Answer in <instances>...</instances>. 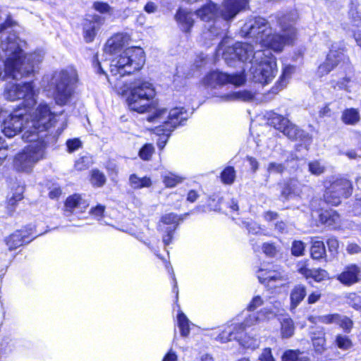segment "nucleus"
<instances>
[{"label": "nucleus", "mask_w": 361, "mask_h": 361, "mask_svg": "<svg viewBox=\"0 0 361 361\" xmlns=\"http://www.w3.org/2000/svg\"><path fill=\"white\" fill-rule=\"evenodd\" d=\"M28 110H16L2 123V132L12 137L23 132L22 139L25 142L39 140L46 132L51 130L54 136H59L67 126V116L63 111L59 113L51 110L46 102H40L32 114Z\"/></svg>", "instance_id": "f257e3e1"}, {"label": "nucleus", "mask_w": 361, "mask_h": 361, "mask_svg": "<svg viewBox=\"0 0 361 361\" xmlns=\"http://www.w3.org/2000/svg\"><path fill=\"white\" fill-rule=\"evenodd\" d=\"M275 18L281 27L282 34H277L270 23L262 17L249 18L241 27V35L252 38L256 44L266 47L271 51L280 52L283 47L293 43L296 36L294 27L298 18V11L292 9L286 12H279Z\"/></svg>", "instance_id": "f03ea898"}, {"label": "nucleus", "mask_w": 361, "mask_h": 361, "mask_svg": "<svg viewBox=\"0 0 361 361\" xmlns=\"http://www.w3.org/2000/svg\"><path fill=\"white\" fill-rule=\"evenodd\" d=\"M130 40L128 34L118 33L109 39L104 48L105 59L94 56L92 64L99 74H106L104 67L109 66L113 76H123L139 71L145 62V52L140 47H132L121 51Z\"/></svg>", "instance_id": "7ed1b4c3"}, {"label": "nucleus", "mask_w": 361, "mask_h": 361, "mask_svg": "<svg viewBox=\"0 0 361 361\" xmlns=\"http://www.w3.org/2000/svg\"><path fill=\"white\" fill-rule=\"evenodd\" d=\"M231 39L224 38L219 43L217 51L229 66L237 59L243 62L252 63L250 71L252 80L262 85L268 84L277 73L276 58L269 49H257L246 42H236L230 46Z\"/></svg>", "instance_id": "20e7f679"}, {"label": "nucleus", "mask_w": 361, "mask_h": 361, "mask_svg": "<svg viewBox=\"0 0 361 361\" xmlns=\"http://www.w3.org/2000/svg\"><path fill=\"white\" fill-rule=\"evenodd\" d=\"M16 23L8 16L4 23L0 25V48L4 57V71L6 74L13 79L22 78L21 65L24 58L25 41L18 37L13 30Z\"/></svg>", "instance_id": "39448f33"}, {"label": "nucleus", "mask_w": 361, "mask_h": 361, "mask_svg": "<svg viewBox=\"0 0 361 361\" xmlns=\"http://www.w3.org/2000/svg\"><path fill=\"white\" fill-rule=\"evenodd\" d=\"M281 310L280 303L276 302L274 304V308L264 307L261 311L252 312L245 319L243 323L232 324L226 328L219 334L216 340L221 343H226L234 339L237 340L243 347L254 349L258 346L257 341L245 335L243 337L245 329L274 318Z\"/></svg>", "instance_id": "423d86ee"}, {"label": "nucleus", "mask_w": 361, "mask_h": 361, "mask_svg": "<svg viewBox=\"0 0 361 361\" xmlns=\"http://www.w3.org/2000/svg\"><path fill=\"white\" fill-rule=\"evenodd\" d=\"M188 116V113L183 107H176L169 111L165 108H157L147 116L149 122L157 124L153 130L159 137L157 146L160 149L165 147L171 133L177 126L183 125Z\"/></svg>", "instance_id": "0eeeda50"}, {"label": "nucleus", "mask_w": 361, "mask_h": 361, "mask_svg": "<svg viewBox=\"0 0 361 361\" xmlns=\"http://www.w3.org/2000/svg\"><path fill=\"white\" fill-rule=\"evenodd\" d=\"M77 80V73L73 68L55 71L53 73L49 80V86L53 91V98L56 105L63 106L70 103L73 94V86Z\"/></svg>", "instance_id": "6e6552de"}, {"label": "nucleus", "mask_w": 361, "mask_h": 361, "mask_svg": "<svg viewBox=\"0 0 361 361\" xmlns=\"http://www.w3.org/2000/svg\"><path fill=\"white\" fill-rule=\"evenodd\" d=\"M45 135L39 140L30 142L22 152L18 153L13 159V167L18 172L30 173L35 164L45 157L46 142L43 140Z\"/></svg>", "instance_id": "1a4fd4ad"}, {"label": "nucleus", "mask_w": 361, "mask_h": 361, "mask_svg": "<svg viewBox=\"0 0 361 361\" xmlns=\"http://www.w3.org/2000/svg\"><path fill=\"white\" fill-rule=\"evenodd\" d=\"M269 123L274 128L281 131L284 135L289 139L301 142L300 146L303 145L306 150H308L312 139L309 133L299 129L289 120L276 113H271L268 118Z\"/></svg>", "instance_id": "9d476101"}, {"label": "nucleus", "mask_w": 361, "mask_h": 361, "mask_svg": "<svg viewBox=\"0 0 361 361\" xmlns=\"http://www.w3.org/2000/svg\"><path fill=\"white\" fill-rule=\"evenodd\" d=\"M155 96V90L152 83L146 81L135 82L127 99L129 109L138 113L147 111L149 102Z\"/></svg>", "instance_id": "9b49d317"}, {"label": "nucleus", "mask_w": 361, "mask_h": 361, "mask_svg": "<svg viewBox=\"0 0 361 361\" xmlns=\"http://www.w3.org/2000/svg\"><path fill=\"white\" fill-rule=\"evenodd\" d=\"M352 190V184L348 180L336 179L326 188L324 199L327 204L337 206L343 199H346L351 195Z\"/></svg>", "instance_id": "f8f14e48"}, {"label": "nucleus", "mask_w": 361, "mask_h": 361, "mask_svg": "<svg viewBox=\"0 0 361 361\" xmlns=\"http://www.w3.org/2000/svg\"><path fill=\"white\" fill-rule=\"evenodd\" d=\"M245 82V76L243 72L227 74L226 73L214 71L208 73L204 78L203 83L205 87L216 89L226 84H232L240 86Z\"/></svg>", "instance_id": "ddd939ff"}, {"label": "nucleus", "mask_w": 361, "mask_h": 361, "mask_svg": "<svg viewBox=\"0 0 361 361\" xmlns=\"http://www.w3.org/2000/svg\"><path fill=\"white\" fill-rule=\"evenodd\" d=\"M218 13L216 6L212 3H209L203 6L196 11L197 16L202 20L206 22L214 20V24L208 27V31L211 35L214 36L223 34V31L226 30L228 28L227 23H225V28L223 30L220 31L218 29V26L221 23V20L220 19H216L218 16Z\"/></svg>", "instance_id": "4468645a"}, {"label": "nucleus", "mask_w": 361, "mask_h": 361, "mask_svg": "<svg viewBox=\"0 0 361 361\" xmlns=\"http://www.w3.org/2000/svg\"><path fill=\"white\" fill-rule=\"evenodd\" d=\"M345 59L348 60L344 54V49L336 44H332L325 62L318 67V75L322 77L328 74L341 62L345 63Z\"/></svg>", "instance_id": "2eb2a0df"}, {"label": "nucleus", "mask_w": 361, "mask_h": 361, "mask_svg": "<svg viewBox=\"0 0 361 361\" xmlns=\"http://www.w3.org/2000/svg\"><path fill=\"white\" fill-rule=\"evenodd\" d=\"M104 23V18L100 16L94 15L85 18L82 23V35L87 43L93 42L97 32Z\"/></svg>", "instance_id": "dca6fc26"}, {"label": "nucleus", "mask_w": 361, "mask_h": 361, "mask_svg": "<svg viewBox=\"0 0 361 361\" xmlns=\"http://www.w3.org/2000/svg\"><path fill=\"white\" fill-rule=\"evenodd\" d=\"M247 3L248 0H226L219 10L220 16L224 20L228 21L244 9Z\"/></svg>", "instance_id": "f3484780"}, {"label": "nucleus", "mask_w": 361, "mask_h": 361, "mask_svg": "<svg viewBox=\"0 0 361 361\" xmlns=\"http://www.w3.org/2000/svg\"><path fill=\"white\" fill-rule=\"evenodd\" d=\"M44 56V51L41 49L37 50L28 55H25L24 53V58L20 66L23 73L22 78L33 73L35 71V66L42 61Z\"/></svg>", "instance_id": "a211bd4d"}, {"label": "nucleus", "mask_w": 361, "mask_h": 361, "mask_svg": "<svg viewBox=\"0 0 361 361\" xmlns=\"http://www.w3.org/2000/svg\"><path fill=\"white\" fill-rule=\"evenodd\" d=\"M24 106L30 109L37 102V91L32 81L19 83V94Z\"/></svg>", "instance_id": "6ab92c4d"}, {"label": "nucleus", "mask_w": 361, "mask_h": 361, "mask_svg": "<svg viewBox=\"0 0 361 361\" xmlns=\"http://www.w3.org/2000/svg\"><path fill=\"white\" fill-rule=\"evenodd\" d=\"M318 320L325 324H336L345 333H350L353 326V322L349 317L337 313L321 315Z\"/></svg>", "instance_id": "aec40b11"}, {"label": "nucleus", "mask_w": 361, "mask_h": 361, "mask_svg": "<svg viewBox=\"0 0 361 361\" xmlns=\"http://www.w3.org/2000/svg\"><path fill=\"white\" fill-rule=\"evenodd\" d=\"M89 202L81 195L74 194L66 199L65 202V214L68 216L71 214L82 213L89 207Z\"/></svg>", "instance_id": "412c9836"}, {"label": "nucleus", "mask_w": 361, "mask_h": 361, "mask_svg": "<svg viewBox=\"0 0 361 361\" xmlns=\"http://www.w3.org/2000/svg\"><path fill=\"white\" fill-rule=\"evenodd\" d=\"M297 271L306 279H312L316 282H321L329 278L328 273L322 269H310L307 261H300L297 265Z\"/></svg>", "instance_id": "4be33fe9"}, {"label": "nucleus", "mask_w": 361, "mask_h": 361, "mask_svg": "<svg viewBox=\"0 0 361 361\" xmlns=\"http://www.w3.org/2000/svg\"><path fill=\"white\" fill-rule=\"evenodd\" d=\"M32 233H27V231H17L7 237L5 240L7 246L10 250L16 249L17 247L23 245L25 243H30L34 239L37 235L30 236Z\"/></svg>", "instance_id": "5701e85b"}, {"label": "nucleus", "mask_w": 361, "mask_h": 361, "mask_svg": "<svg viewBox=\"0 0 361 361\" xmlns=\"http://www.w3.org/2000/svg\"><path fill=\"white\" fill-rule=\"evenodd\" d=\"M257 278L260 283L269 284L271 282L279 285L288 280V276L284 273L261 269L257 271Z\"/></svg>", "instance_id": "b1692460"}, {"label": "nucleus", "mask_w": 361, "mask_h": 361, "mask_svg": "<svg viewBox=\"0 0 361 361\" xmlns=\"http://www.w3.org/2000/svg\"><path fill=\"white\" fill-rule=\"evenodd\" d=\"M175 18L183 32L186 33L190 32L194 24L193 13L191 11L180 8L176 12Z\"/></svg>", "instance_id": "393cba45"}, {"label": "nucleus", "mask_w": 361, "mask_h": 361, "mask_svg": "<svg viewBox=\"0 0 361 361\" xmlns=\"http://www.w3.org/2000/svg\"><path fill=\"white\" fill-rule=\"evenodd\" d=\"M360 273V268L355 264H352L347 267L337 279L341 283L350 286L358 281Z\"/></svg>", "instance_id": "a878e982"}, {"label": "nucleus", "mask_w": 361, "mask_h": 361, "mask_svg": "<svg viewBox=\"0 0 361 361\" xmlns=\"http://www.w3.org/2000/svg\"><path fill=\"white\" fill-rule=\"evenodd\" d=\"M302 184L296 179H290L283 188L281 195L286 200L300 196Z\"/></svg>", "instance_id": "bb28decb"}, {"label": "nucleus", "mask_w": 361, "mask_h": 361, "mask_svg": "<svg viewBox=\"0 0 361 361\" xmlns=\"http://www.w3.org/2000/svg\"><path fill=\"white\" fill-rule=\"evenodd\" d=\"M306 287L304 285H297L290 291V309H295L306 296Z\"/></svg>", "instance_id": "cd10ccee"}, {"label": "nucleus", "mask_w": 361, "mask_h": 361, "mask_svg": "<svg viewBox=\"0 0 361 361\" xmlns=\"http://www.w3.org/2000/svg\"><path fill=\"white\" fill-rule=\"evenodd\" d=\"M276 302H279L280 305H281V302L275 300L274 302H270L271 305H268V304L266 303V300H264L260 295H256V296L253 297L252 299L249 302V304L247 307V310L250 312H254L255 310H257V308H259V307H261L265 304H266V305L263 307V309L264 307L274 308V304ZM281 307L282 310L281 312L280 313L277 314L275 317H276L278 315L283 314L284 310L282 307V305H281ZM262 310V308L259 311H261Z\"/></svg>", "instance_id": "c85d7f7f"}, {"label": "nucleus", "mask_w": 361, "mask_h": 361, "mask_svg": "<svg viewBox=\"0 0 361 361\" xmlns=\"http://www.w3.org/2000/svg\"><path fill=\"white\" fill-rule=\"evenodd\" d=\"M222 101L229 102L235 100L250 101L253 99V94L247 90L233 92L220 96Z\"/></svg>", "instance_id": "c756f323"}, {"label": "nucleus", "mask_w": 361, "mask_h": 361, "mask_svg": "<svg viewBox=\"0 0 361 361\" xmlns=\"http://www.w3.org/2000/svg\"><path fill=\"white\" fill-rule=\"evenodd\" d=\"M19 94V83L10 82L6 84L4 91V97L8 101L20 100Z\"/></svg>", "instance_id": "7c9ffc66"}, {"label": "nucleus", "mask_w": 361, "mask_h": 361, "mask_svg": "<svg viewBox=\"0 0 361 361\" xmlns=\"http://www.w3.org/2000/svg\"><path fill=\"white\" fill-rule=\"evenodd\" d=\"M312 341L316 353L322 354L326 350V338L325 334L323 331L313 333L312 336Z\"/></svg>", "instance_id": "2f4dec72"}, {"label": "nucleus", "mask_w": 361, "mask_h": 361, "mask_svg": "<svg viewBox=\"0 0 361 361\" xmlns=\"http://www.w3.org/2000/svg\"><path fill=\"white\" fill-rule=\"evenodd\" d=\"M129 184L134 190H138L149 188L152 185V180L147 176L140 178L136 174H131L129 177Z\"/></svg>", "instance_id": "473e14b6"}, {"label": "nucleus", "mask_w": 361, "mask_h": 361, "mask_svg": "<svg viewBox=\"0 0 361 361\" xmlns=\"http://www.w3.org/2000/svg\"><path fill=\"white\" fill-rule=\"evenodd\" d=\"M177 322L180 335L183 337H187L190 334V322L186 315L180 310L177 315Z\"/></svg>", "instance_id": "72a5a7b5"}, {"label": "nucleus", "mask_w": 361, "mask_h": 361, "mask_svg": "<svg viewBox=\"0 0 361 361\" xmlns=\"http://www.w3.org/2000/svg\"><path fill=\"white\" fill-rule=\"evenodd\" d=\"M294 71V67L291 66H286L283 71L279 80L276 82V86L272 87L271 92L276 94L280 90L284 88L287 84V79L290 78V75Z\"/></svg>", "instance_id": "f704fd0d"}, {"label": "nucleus", "mask_w": 361, "mask_h": 361, "mask_svg": "<svg viewBox=\"0 0 361 361\" xmlns=\"http://www.w3.org/2000/svg\"><path fill=\"white\" fill-rule=\"evenodd\" d=\"M281 335L283 338H290L294 334L295 326L293 320L286 317L281 321Z\"/></svg>", "instance_id": "c9c22d12"}, {"label": "nucleus", "mask_w": 361, "mask_h": 361, "mask_svg": "<svg viewBox=\"0 0 361 361\" xmlns=\"http://www.w3.org/2000/svg\"><path fill=\"white\" fill-rule=\"evenodd\" d=\"M311 256L314 259H319L326 256V248L322 241L315 240L312 243Z\"/></svg>", "instance_id": "e433bc0d"}, {"label": "nucleus", "mask_w": 361, "mask_h": 361, "mask_svg": "<svg viewBox=\"0 0 361 361\" xmlns=\"http://www.w3.org/2000/svg\"><path fill=\"white\" fill-rule=\"evenodd\" d=\"M360 113L355 109H348L342 114L343 121L348 125H354L360 120Z\"/></svg>", "instance_id": "4c0bfd02"}, {"label": "nucleus", "mask_w": 361, "mask_h": 361, "mask_svg": "<svg viewBox=\"0 0 361 361\" xmlns=\"http://www.w3.org/2000/svg\"><path fill=\"white\" fill-rule=\"evenodd\" d=\"M283 361H310V358L298 350H288L283 355Z\"/></svg>", "instance_id": "58836bf2"}, {"label": "nucleus", "mask_w": 361, "mask_h": 361, "mask_svg": "<svg viewBox=\"0 0 361 361\" xmlns=\"http://www.w3.org/2000/svg\"><path fill=\"white\" fill-rule=\"evenodd\" d=\"M235 178V171L233 167H226L221 173V181L228 185L232 184Z\"/></svg>", "instance_id": "ea45409f"}, {"label": "nucleus", "mask_w": 361, "mask_h": 361, "mask_svg": "<svg viewBox=\"0 0 361 361\" xmlns=\"http://www.w3.org/2000/svg\"><path fill=\"white\" fill-rule=\"evenodd\" d=\"M183 179L184 178L183 177L175 175L172 173H166L163 176L164 183L168 188L175 187L177 184L181 183Z\"/></svg>", "instance_id": "a19ab883"}, {"label": "nucleus", "mask_w": 361, "mask_h": 361, "mask_svg": "<svg viewBox=\"0 0 361 361\" xmlns=\"http://www.w3.org/2000/svg\"><path fill=\"white\" fill-rule=\"evenodd\" d=\"M180 220V219L179 218V216L177 214H173V213H170V214H165L164 216H163L161 217V222L164 225L168 226L167 227H173L174 226L175 230H176L179 224Z\"/></svg>", "instance_id": "79ce46f5"}, {"label": "nucleus", "mask_w": 361, "mask_h": 361, "mask_svg": "<svg viewBox=\"0 0 361 361\" xmlns=\"http://www.w3.org/2000/svg\"><path fill=\"white\" fill-rule=\"evenodd\" d=\"M335 342L338 348L343 350H348L353 346L351 340L345 335H337Z\"/></svg>", "instance_id": "37998d69"}, {"label": "nucleus", "mask_w": 361, "mask_h": 361, "mask_svg": "<svg viewBox=\"0 0 361 361\" xmlns=\"http://www.w3.org/2000/svg\"><path fill=\"white\" fill-rule=\"evenodd\" d=\"M106 182V177L103 173L99 170H92L91 175V183L93 185L100 187Z\"/></svg>", "instance_id": "c03bdc74"}, {"label": "nucleus", "mask_w": 361, "mask_h": 361, "mask_svg": "<svg viewBox=\"0 0 361 361\" xmlns=\"http://www.w3.org/2000/svg\"><path fill=\"white\" fill-rule=\"evenodd\" d=\"M322 214V219L325 218L324 223L328 225H331L332 223H337L339 221V215L335 211H326Z\"/></svg>", "instance_id": "a18cd8bd"}, {"label": "nucleus", "mask_w": 361, "mask_h": 361, "mask_svg": "<svg viewBox=\"0 0 361 361\" xmlns=\"http://www.w3.org/2000/svg\"><path fill=\"white\" fill-rule=\"evenodd\" d=\"M243 226L246 228L250 234L259 235L262 233L261 227L255 221H243Z\"/></svg>", "instance_id": "49530a36"}, {"label": "nucleus", "mask_w": 361, "mask_h": 361, "mask_svg": "<svg viewBox=\"0 0 361 361\" xmlns=\"http://www.w3.org/2000/svg\"><path fill=\"white\" fill-rule=\"evenodd\" d=\"M154 151V148L151 144L145 145L139 152L140 157L143 160H149L153 152Z\"/></svg>", "instance_id": "de8ad7c7"}, {"label": "nucleus", "mask_w": 361, "mask_h": 361, "mask_svg": "<svg viewBox=\"0 0 361 361\" xmlns=\"http://www.w3.org/2000/svg\"><path fill=\"white\" fill-rule=\"evenodd\" d=\"M159 228L166 233L162 237V241L165 245H169L173 239V233L176 231L175 227H166L162 228L161 225H159Z\"/></svg>", "instance_id": "09e8293b"}, {"label": "nucleus", "mask_w": 361, "mask_h": 361, "mask_svg": "<svg viewBox=\"0 0 361 361\" xmlns=\"http://www.w3.org/2000/svg\"><path fill=\"white\" fill-rule=\"evenodd\" d=\"M305 245L302 241L295 240L292 243L291 253L293 255L299 257L304 254Z\"/></svg>", "instance_id": "8fccbe9b"}, {"label": "nucleus", "mask_w": 361, "mask_h": 361, "mask_svg": "<svg viewBox=\"0 0 361 361\" xmlns=\"http://www.w3.org/2000/svg\"><path fill=\"white\" fill-rule=\"evenodd\" d=\"M310 171L314 175H320L324 173L325 167L318 161H314L309 164Z\"/></svg>", "instance_id": "3c124183"}, {"label": "nucleus", "mask_w": 361, "mask_h": 361, "mask_svg": "<svg viewBox=\"0 0 361 361\" xmlns=\"http://www.w3.org/2000/svg\"><path fill=\"white\" fill-rule=\"evenodd\" d=\"M285 169L286 166L281 163L270 162L267 166V171L269 173H281Z\"/></svg>", "instance_id": "603ef678"}, {"label": "nucleus", "mask_w": 361, "mask_h": 361, "mask_svg": "<svg viewBox=\"0 0 361 361\" xmlns=\"http://www.w3.org/2000/svg\"><path fill=\"white\" fill-rule=\"evenodd\" d=\"M263 252L268 257H274L278 252L276 247L273 243H264L262 245Z\"/></svg>", "instance_id": "864d4df0"}, {"label": "nucleus", "mask_w": 361, "mask_h": 361, "mask_svg": "<svg viewBox=\"0 0 361 361\" xmlns=\"http://www.w3.org/2000/svg\"><path fill=\"white\" fill-rule=\"evenodd\" d=\"M68 152H73L82 147V142L78 138L70 139L66 141Z\"/></svg>", "instance_id": "5fc2aeb1"}, {"label": "nucleus", "mask_w": 361, "mask_h": 361, "mask_svg": "<svg viewBox=\"0 0 361 361\" xmlns=\"http://www.w3.org/2000/svg\"><path fill=\"white\" fill-rule=\"evenodd\" d=\"M23 199V188H19V191L13 193L11 197L8 198V205L11 207H14L16 204Z\"/></svg>", "instance_id": "6e6d98bb"}, {"label": "nucleus", "mask_w": 361, "mask_h": 361, "mask_svg": "<svg viewBox=\"0 0 361 361\" xmlns=\"http://www.w3.org/2000/svg\"><path fill=\"white\" fill-rule=\"evenodd\" d=\"M90 159L87 157H82L78 159L75 164L77 170L82 171L89 167Z\"/></svg>", "instance_id": "4d7b16f0"}, {"label": "nucleus", "mask_w": 361, "mask_h": 361, "mask_svg": "<svg viewBox=\"0 0 361 361\" xmlns=\"http://www.w3.org/2000/svg\"><path fill=\"white\" fill-rule=\"evenodd\" d=\"M93 7L96 11L102 13H108L111 11L110 6L108 4L104 2H94Z\"/></svg>", "instance_id": "13d9d810"}, {"label": "nucleus", "mask_w": 361, "mask_h": 361, "mask_svg": "<svg viewBox=\"0 0 361 361\" xmlns=\"http://www.w3.org/2000/svg\"><path fill=\"white\" fill-rule=\"evenodd\" d=\"M8 157V147L4 145V140L0 137V166L4 164Z\"/></svg>", "instance_id": "bf43d9fd"}, {"label": "nucleus", "mask_w": 361, "mask_h": 361, "mask_svg": "<svg viewBox=\"0 0 361 361\" xmlns=\"http://www.w3.org/2000/svg\"><path fill=\"white\" fill-rule=\"evenodd\" d=\"M352 82H353L352 75H348L345 76L344 78H343L342 79H341V80H339L338 82L337 85L341 89L347 90L350 86V84Z\"/></svg>", "instance_id": "052dcab7"}, {"label": "nucleus", "mask_w": 361, "mask_h": 361, "mask_svg": "<svg viewBox=\"0 0 361 361\" xmlns=\"http://www.w3.org/2000/svg\"><path fill=\"white\" fill-rule=\"evenodd\" d=\"M260 361H275L270 348H264L259 357Z\"/></svg>", "instance_id": "680f3d73"}, {"label": "nucleus", "mask_w": 361, "mask_h": 361, "mask_svg": "<svg viewBox=\"0 0 361 361\" xmlns=\"http://www.w3.org/2000/svg\"><path fill=\"white\" fill-rule=\"evenodd\" d=\"M105 210V207L101 204H98L95 207H93L90 210V214L96 217H102Z\"/></svg>", "instance_id": "e2e57ef3"}, {"label": "nucleus", "mask_w": 361, "mask_h": 361, "mask_svg": "<svg viewBox=\"0 0 361 361\" xmlns=\"http://www.w3.org/2000/svg\"><path fill=\"white\" fill-rule=\"evenodd\" d=\"M327 245L330 252H336L338 247V241L335 238H330L327 240Z\"/></svg>", "instance_id": "0e129e2a"}, {"label": "nucleus", "mask_w": 361, "mask_h": 361, "mask_svg": "<svg viewBox=\"0 0 361 361\" xmlns=\"http://www.w3.org/2000/svg\"><path fill=\"white\" fill-rule=\"evenodd\" d=\"M346 250L349 254H357L361 252V247L356 243H350L348 245Z\"/></svg>", "instance_id": "69168bd1"}, {"label": "nucleus", "mask_w": 361, "mask_h": 361, "mask_svg": "<svg viewBox=\"0 0 361 361\" xmlns=\"http://www.w3.org/2000/svg\"><path fill=\"white\" fill-rule=\"evenodd\" d=\"M162 361H178V356L176 353L170 350L164 357Z\"/></svg>", "instance_id": "338daca9"}, {"label": "nucleus", "mask_w": 361, "mask_h": 361, "mask_svg": "<svg viewBox=\"0 0 361 361\" xmlns=\"http://www.w3.org/2000/svg\"><path fill=\"white\" fill-rule=\"evenodd\" d=\"M321 298V293L319 292L312 293L307 298V302L309 304H314L317 302Z\"/></svg>", "instance_id": "774afa93"}]
</instances>
